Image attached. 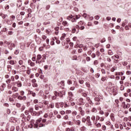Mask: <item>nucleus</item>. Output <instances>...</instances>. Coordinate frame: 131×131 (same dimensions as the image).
I'll list each match as a JSON object with an SVG mask.
<instances>
[{"instance_id":"25","label":"nucleus","mask_w":131,"mask_h":131,"mask_svg":"<svg viewBox=\"0 0 131 131\" xmlns=\"http://www.w3.org/2000/svg\"><path fill=\"white\" fill-rule=\"evenodd\" d=\"M108 54L111 56L112 55H113V52H112V50H109L108 51Z\"/></svg>"},{"instance_id":"13","label":"nucleus","mask_w":131,"mask_h":131,"mask_svg":"<svg viewBox=\"0 0 131 131\" xmlns=\"http://www.w3.org/2000/svg\"><path fill=\"white\" fill-rule=\"evenodd\" d=\"M66 34H62V36L60 37V40H64L65 39Z\"/></svg>"},{"instance_id":"61","label":"nucleus","mask_w":131,"mask_h":131,"mask_svg":"<svg viewBox=\"0 0 131 131\" xmlns=\"http://www.w3.org/2000/svg\"><path fill=\"white\" fill-rule=\"evenodd\" d=\"M99 114H101V115H103L104 114V111H102V110H100L99 111Z\"/></svg>"},{"instance_id":"5","label":"nucleus","mask_w":131,"mask_h":131,"mask_svg":"<svg viewBox=\"0 0 131 131\" xmlns=\"http://www.w3.org/2000/svg\"><path fill=\"white\" fill-rule=\"evenodd\" d=\"M5 65H6V61H5V60L2 59L0 60V67L1 68H4Z\"/></svg>"},{"instance_id":"49","label":"nucleus","mask_w":131,"mask_h":131,"mask_svg":"<svg viewBox=\"0 0 131 131\" xmlns=\"http://www.w3.org/2000/svg\"><path fill=\"white\" fill-rule=\"evenodd\" d=\"M37 113V116H39L41 114H42V111L38 112Z\"/></svg>"},{"instance_id":"58","label":"nucleus","mask_w":131,"mask_h":131,"mask_svg":"<svg viewBox=\"0 0 131 131\" xmlns=\"http://www.w3.org/2000/svg\"><path fill=\"white\" fill-rule=\"evenodd\" d=\"M14 54L15 55H18L19 54V50H15L14 52Z\"/></svg>"},{"instance_id":"31","label":"nucleus","mask_w":131,"mask_h":131,"mask_svg":"<svg viewBox=\"0 0 131 131\" xmlns=\"http://www.w3.org/2000/svg\"><path fill=\"white\" fill-rule=\"evenodd\" d=\"M101 128L102 129V130H106V126L105 125H102L101 126Z\"/></svg>"},{"instance_id":"32","label":"nucleus","mask_w":131,"mask_h":131,"mask_svg":"<svg viewBox=\"0 0 131 131\" xmlns=\"http://www.w3.org/2000/svg\"><path fill=\"white\" fill-rule=\"evenodd\" d=\"M48 89H49V91H52L53 90V86H52V85L50 84L48 86Z\"/></svg>"},{"instance_id":"19","label":"nucleus","mask_w":131,"mask_h":131,"mask_svg":"<svg viewBox=\"0 0 131 131\" xmlns=\"http://www.w3.org/2000/svg\"><path fill=\"white\" fill-rule=\"evenodd\" d=\"M16 47V45H15V44L14 43H12L11 44V48H10V50H13V48H15Z\"/></svg>"},{"instance_id":"26","label":"nucleus","mask_w":131,"mask_h":131,"mask_svg":"<svg viewBox=\"0 0 131 131\" xmlns=\"http://www.w3.org/2000/svg\"><path fill=\"white\" fill-rule=\"evenodd\" d=\"M95 124H96V127H97L98 128H100L101 126V123H96Z\"/></svg>"},{"instance_id":"34","label":"nucleus","mask_w":131,"mask_h":131,"mask_svg":"<svg viewBox=\"0 0 131 131\" xmlns=\"http://www.w3.org/2000/svg\"><path fill=\"white\" fill-rule=\"evenodd\" d=\"M80 114H81L82 116H84V114H85L84 111L83 110L80 112Z\"/></svg>"},{"instance_id":"60","label":"nucleus","mask_w":131,"mask_h":131,"mask_svg":"<svg viewBox=\"0 0 131 131\" xmlns=\"http://www.w3.org/2000/svg\"><path fill=\"white\" fill-rule=\"evenodd\" d=\"M11 82V79H7L6 80V83H7V84H9V83Z\"/></svg>"},{"instance_id":"53","label":"nucleus","mask_w":131,"mask_h":131,"mask_svg":"<svg viewBox=\"0 0 131 131\" xmlns=\"http://www.w3.org/2000/svg\"><path fill=\"white\" fill-rule=\"evenodd\" d=\"M120 89L121 91H124V86L121 85Z\"/></svg>"},{"instance_id":"44","label":"nucleus","mask_w":131,"mask_h":131,"mask_svg":"<svg viewBox=\"0 0 131 131\" xmlns=\"http://www.w3.org/2000/svg\"><path fill=\"white\" fill-rule=\"evenodd\" d=\"M71 21H72V22H75L76 21V19L75 18V16H73Z\"/></svg>"},{"instance_id":"3","label":"nucleus","mask_w":131,"mask_h":131,"mask_svg":"<svg viewBox=\"0 0 131 131\" xmlns=\"http://www.w3.org/2000/svg\"><path fill=\"white\" fill-rule=\"evenodd\" d=\"M26 68V67L24 65L20 66L19 64H17L16 66V69L18 70H24Z\"/></svg>"},{"instance_id":"64","label":"nucleus","mask_w":131,"mask_h":131,"mask_svg":"<svg viewBox=\"0 0 131 131\" xmlns=\"http://www.w3.org/2000/svg\"><path fill=\"white\" fill-rule=\"evenodd\" d=\"M52 100H56L57 99V96H56L55 95V96H53L52 97Z\"/></svg>"},{"instance_id":"41","label":"nucleus","mask_w":131,"mask_h":131,"mask_svg":"<svg viewBox=\"0 0 131 131\" xmlns=\"http://www.w3.org/2000/svg\"><path fill=\"white\" fill-rule=\"evenodd\" d=\"M126 20H125L124 21H123L122 24V27H124L126 25Z\"/></svg>"},{"instance_id":"20","label":"nucleus","mask_w":131,"mask_h":131,"mask_svg":"<svg viewBox=\"0 0 131 131\" xmlns=\"http://www.w3.org/2000/svg\"><path fill=\"white\" fill-rule=\"evenodd\" d=\"M101 98H99V97H95L94 98L95 101H96V102H100V101H101Z\"/></svg>"},{"instance_id":"46","label":"nucleus","mask_w":131,"mask_h":131,"mask_svg":"<svg viewBox=\"0 0 131 131\" xmlns=\"http://www.w3.org/2000/svg\"><path fill=\"white\" fill-rule=\"evenodd\" d=\"M68 84H72V81L71 80H68Z\"/></svg>"},{"instance_id":"7","label":"nucleus","mask_w":131,"mask_h":131,"mask_svg":"<svg viewBox=\"0 0 131 131\" xmlns=\"http://www.w3.org/2000/svg\"><path fill=\"white\" fill-rule=\"evenodd\" d=\"M73 121L75 122L76 125H80V123H81V122L79 120H76L75 119H73Z\"/></svg>"},{"instance_id":"11","label":"nucleus","mask_w":131,"mask_h":131,"mask_svg":"<svg viewBox=\"0 0 131 131\" xmlns=\"http://www.w3.org/2000/svg\"><path fill=\"white\" fill-rule=\"evenodd\" d=\"M12 90L13 92H18V89L17 87L13 86L12 87Z\"/></svg>"},{"instance_id":"28","label":"nucleus","mask_w":131,"mask_h":131,"mask_svg":"<svg viewBox=\"0 0 131 131\" xmlns=\"http://www.w3.org/2000/svg\"><path fill=\"white\" fill-rule=\"evenodd\" d=\"M32 86L33 88H37V86H38V85H37V83H33Z\"/></svg>"},{"instance_id":"37","label":"nucleus","mask_w":131,"mask_h":131,"mask_svg":"<svg viewBox=\"0 0 131 131\" xmlns=\"http://www.w3.org/2000/svg\"><path fill=\"white\" fill-rule=\"evenodd\" d=\"M10 80L13 82L15 81V77H14V76H12L11 77Z\"/></svg>"},{"instance_id":"30","label":"nucleus","mask_w":131,"mask_h":131,"mask_svg":"<svg viewBox=\"0 0 131 131\" xmlns=\"http://www.w3.org/2000/svg\"><path fill=\"white\" fill-rule=\"evenodd\" d=\"M83 24H84V23L82 21H80L78 23L79 26H82V25H83Z\"/></svg>"},{"instance_id":"55","label":"nucleus","mask_w":131,"mask_h":131,"mask_svg":"<svg viewBox=\"0 0 131 131\" xmlns=\"http://www.w3.org/2000/svg\"><path fill=\"white\" fill-rule=\"evenodd\" d=\"M83 29H84V26H80V30H83Z\"/></svg>"},{"instance_id":"52","label":"nucleus","mask_w":131,"mask_h":131,"mask_svg":"<svg viewBox=\"0 0 131 131\" xmlns=\"http://www.w3.org/2000/svg\"><path fill=\"white\" fill-rule=\"evenodd\" d=\"M55 107H56V108H58V109H59V108H60V105H59V103H56L55 104Z\"/></svg>"},{"instance_id":"59","label":"nucleus","mask_w":131,"mask_h":131,"mask_svg":"<svg viewBox=\"0 0 131 131\" xmlns=\"http://www.w3.org/2000/svg\"><path fill=\"white\" fill-rule=\"evenodd\" d=\"M66 113H67V114H70V113H71V111L67 110V111H66Z\"/></svg>"},{"instance_id":"54","label":"nucleus","mask_w":131,"mask_h":131,"mask_svg":"<svg viewBox=\"0 0 131 131\" xmlns=\"http://www.w3.org/2000/svg\"><path fill=\"white\" fill-rule=\"evenodd\" d=\"M91 57L92 58H96V54L95 53H92L91 55Z\"/></svg>"},{"instance_id":"33","label":"nucleus","mask_w":131,"mask_h":131,"mask_svg":"<svg viewBox=\"0 0 131 131\" xmlns=\"http://www.w3.org/2000/svg\"><path fill=\"white\" fill-rule=\"evenodd\" d=\"M29 112H30V113H32L34 111H33V108H32V107H30L29 108Z\"/></svg>"},{"instance_id":"2","label":"nucleus","mask_w":131,"mask_h":131,"mask_svg":"<svg viewBox=\"0 0 131 131\" xmlns=\"http://www.w3.org/2000/svg\"><path fill=\"white\" fill-rule=\"evenodd\" d=\"M121 106L123 109H127V108H129L130 107V104L129 103H125V102H122Z\"/></svg>"},{"instance_id":"6","label":"nucleus","mask_w":131,"mask_h":131,"mask_svg":"<svg viewBox=\"0 0 131 131\" xmlns=\"http://www.w3.org/2000/svg\"><path fill=\"white\" fill-rule=\"evenodd\" d=\"M12 84H17L18 88H21V86H22V83L20 81H17L15 82H13L12 83Z\"/></svg>"},{"instance_id":"48","label":"nucleus","mask_w":131,"mask_h":131,"mask_svg":"<svg viewBox=\"0 0 131 131\" xmlns=\"http://www.w3.org/2000/svg\"><path fill=\"white\" fill-rule=\"evenodd\" d=\"M55 40V39L53 38V40L51 41V46H54L55 45V42L54 41Z\"/></svg>"},{"instance_id":"62","label":"nucleus","mask_w":131,"mask_h":131,"mask_svg":"<svg viewBox=\"0 0 131 131\" xmlns=\"http://www.w3.org/2000/svg\"><path fill=\"white\" fill-rule=\"evenodd\" d=\"M10 18L12 19V20H15V18H16V17L14 15H12L10 16Z\"/></svg>"},{"instance_id":"8","label":"nucleus","mask_w":131,"mask_h":131,"mask_svg":"<svg viewBox=\"0 0 131 131\" xmlns=\"http://www.w3.org/2000/svg\"><path fill=\"white\" fill-rule=\"evenodd\" d=\"M86 125H88V126H90V127H92V126H93V124H92V122L91 121V120L86 121Z\"/></svg>"},{"instance_id":"29","label":"nucleus","mask_w":131,"mask_h":131,"mask_svg":"<svg viewBox=\"0 0 131 131\" xmlns=\"http://www.w3.org/2000/svg\"><path fill=\"white\" fill-rule=\"evenodd\" d=\"M23 63H24V62L22 60H19V61H18V64L20 66H22V65H23Z\"/></svg>"},{"instance_id":"14","label":"nucleus","mask_w":131,"mask_h":131,"mask_svg":"<svg viewBox=\"0 0 131 131\" xmlns=\"http://www.w3.org/2000/svg\"><path fill=\"white\" fill-rule=\"evenodd\" d=\"M54 95L57 97H60V92H57V91L54 92Z\"/></svg>"},{"instance_id":"45","label":"nucleus","mask_w":131,"mask_h":131,"mask_svg":"<svg viewBox=\"0 0 131 131\" xmlns=\"http://www.w3.org/2000/svg\"><path fill=\"white\" fill-rule=\"evenodd\" d=\"M86 121V119L85 118H83L82 119V122L83 123H85V122Z\"/></svg>"},{"instance_id":"27","label":"nucleus","mask_w":131,"mask_h":131,"mask_svg":"<svg viewBox=\"0 0 131 131\" xmlns=\"http://www.w3.org/2000/svg\"><path fill=\"white\" fill-rule=\"evenodd\" d=\"M73 17V16H72V15L68 16L67 19H68V20H69V21H71V20H72Z\"/></svg>"},{"instance_id":"50","label":"nucleus","mask_w":131,"mask_h":131,"mask_svg":"<svg viewBox=\"0 0 131 131\" xmlns=\"http://www.w3.org/2000/svg\"><path fill=\"white\" fill-rule=\"evenodd\" d=\"M98 63H99V61L98 60H95L94 62V65H98Z\"/></svg>"},{"instance_id":"12","label":"nucleus","mask_w":131,"mask_h":131,"mask_svg":"<svg viewBox=\"0 0 131 131\" xmlns=\"http://www.w3.org/2000/svg\"><path fill=\"white\" fill-rule=\"evenodd\" d=\"M62 25H63V26H68L69 24H68L67 21L64 20L62 22Z\"/></svg>"},{"instance_id":"18","label":"nucleus","mask_w":131,"mask_h":131,"mask_svg":"<svg viewBox=\"0 0 131 131\" xmlns=\"http://www.w3.org/2000/svg\"><path fill=\"white\" fill-rule=\"evenodd\" d=\"M77 114V112H76V111H74L72 112V115H73V116H75V115H76Z\"/></svg>"},{"instance_id":"23","label":"nucleus","mask_w":131,"mask_h":131,"mask_svg":"<svg viewBox=\"0 0 131 131\" xmlns=\"http://www.w3.org/2000/svg\"><path fill=\"white\" fill-rule=\"evenodd\" d=\"M59 106L61 107V108H63V107L64 106V102H61L59 103Z\"/></svg>"},{"instance_id":"24","label":"nucleus","mask_w":131,"mask_h":131,"mask_svg":"<svg viewBox=\"0 0 131 131\" xmlns=\"http://www.w3.org/2000/svg\"><path fill=\"white\" fill-rule=\"evenodd\" d=\"M68 95L70 98H72V97H73V93L71 92H69Z\"/></svg>"},{"instance_id":"35","label":"nucleus","mask_w":131,"mask_h":131,"mask_svg":"<svg viewBox=\"0 0 131 131\" xmlns=\"http://www.w3.org/2000/svg\"><path fill=\"white\" fill-rule=\"evenodd\" d=\"M85 60L87 62H90L91 61V57L88 56L86 57Z\"/></svg>"},{"instance_id":"4","label":"nucleus","mask_w":131,"mask_h":131,"mask_svg":"<svg viewBox=\"0 0 131 131\" xmlns=\"http://www.w3.org/2000/svg\"><path fill=\"white\" fill-rule=\"evenodd\" d=\"M52 18V14H50V13H47L44 16V19L45 20H51Z\"/></svg>"},{"instance_id":"63","label":"nucleus","mask_w":131,"mask_h":131,"mask_svg":"<svg viewBox=\"0 0 131 131\" xmlns=\"http://www.w3.org/2000/svg\"><path fill=\"white\" fill-rule=\"evenodd\" d=\"M68 118H69V117H68V115H66V116H65L63 117V119H65L66 120H67V119H68Z\"/></svg>"},{"instance_id":"40","label":"nucleus","mask_w":131,"mask_h":131,"mask_svg":"<svg viewBox=\"0 0 131 131\" xmlns=\"http://www.w3.org/2000/svg\"><path fill=\"white\" fill-rule=\"evenodd\" d=\"M116 68H115V67H113L111 69V71L112 72H114V71H115Z\"/></svg>"},{"instance_id":"51","label":"nucleus","mask_w":131,"mask_h":131,"mask_svg":"<svg viewBox=\"0 0 131 131\" xmlns=\"http://www.w3.org/2000/svg\"><path fill=\"white\" fill-rule=\"evenodd\" d=\"M30 117H31L30 115H28L27 116V118H26L27 121H29V120H30Z\"/></svg>"},{"instance_id":"15","label":"nucleus","mask_w":131,"mask_h":131,"mask_svg":"<svg viewBox=\"0 0 131 131\" xmlns=\"http://www.w3.org/2000/svg\"><path fill=\"white\" fill-rule=\"evenodd\" d=\"M29 94H30V95H32V97H35V96H36L35 93L32 91H29Z\"/></svg>"},{"instance_id":"36","label":"nucleus","mask_w":131,"mask_h":131,"mask_svg":"<svg viewBox=\"0 0 131 131\" xmlns=\"http://www.w3.org/2000/svg\"><path fill=\"white\" fill-rule=\"evenodd\" d=\"M30 65L32 67H33L35 65V63L34 62H32V61H31L30 63Z\"/></svg>"},{"instance_id":"42","label":"nucleus","mask_w":131,"mask_h":131,"mask_svg":"<svg viewBox=\"0 0 131 131\" xmlns=\"http://www.w3.org/2000/svg\"><path fill=\"white\" fill-rule=\"evenodd\" d=\"M101 72L102 74H106V71H105V69H101Z\"/></svg>"},{"instance_id":"57","label":"nucleus","mask_w":131,"mask_h":131,"mask_svg":"<svg viewBox=\"0 0 131 131\" xmlns=\"http://www.w3.org/2000/svg\"><path fill=\"white\" fill-rule=\"evenodd\" d=\"M91 119H92V120L94 121V120H95V119H96V117L95 116H92L91 117Z\"/></svg>"},{"instance_id":"16","label":"nucleus","mask_w":131,"mask_h":131,"mask_svg":"<svg viewBox=\"0 0 131 131\" xmlns=\"http://www.w3.org/2000/svg\"><path fill=\"white\" fill-rule=\"evenodd\" d=\"M86 129V128L84 126H83L80 128V130L81 131H85Z\"/></svg>"},{"instance_id":"39","label":"nucleus","mask_w":131,"mask_h":131,"mask_svg":"<svg viewBox=\"0 0 131 131\" xmlns=\"http://www.w3.org/2000/svg\"><path fill=\"white\" fill-rule=\"evenodd\" d=\"M16 106L17 107V108H20V107H21V104L19 103H17L16 104Z\"/></svg>"},{"instance_id":"47","label":"nucleus","mask_w":131,"mask_h":131,"mask_svg":"<svg viewBox=\"0 0 131 131\" xmlns=\"http://www.w3.org/2000/svg\"><path fill=\"white\" fill-rule=\"evenodd\" d=\"M82 96L85 98L88 96V94H86V93H82Z\"/></svg>"},{"instance_id":"38","label":"nucleus","mask_w":131,"mask_h":131,"mask_svg":"<svg viewBox=\"0 0 131 131\" xmlns=\"http://www.w3.org/2000/svg\"><path fill=\"white\" fill-rule=\"evenodd\" d=\"M96 54L97 57H99L101 55V53H100V51H97Z\"/></svg>"},{"instance_id":"17","label":"nucleus","mask_w":131,"mask_h":131,"mask_svg":"<svg viewBox=\"0 0 131 131\" xmlns=\"http://www.w3.org/2000/svg\"><path fill=\"white\" fill-rule=\"evenodd\" d=\"M40 59H41V55L40 54H39L37 56V59L38 61H40Z\"/></svg>"},{"instance_id":"21","label":"nucleus","mask_w":131,"mask_h":131,"mask_svg":"<svg viewBox=\"0 0 131 131\" xmlns=\"http://www.w3.org/2000/svg\"><path fill=\"white\" fill-rule=\"evenodd\" d=\"M31 114L33 116H37V112L35 111L33 112V113Z\"/></svg>"},{"instance_id":"22","label":"nucleus","mask_w":131,"mask_h":131,"mask_svg":"<svg viewBox=\"0 0 131 131\" xmlns=\"http://www.w3.org/2000/svg\"><path fill=\"white\" fill-rule=\"evenodd\" d=\"M15 61L14 60L9 61V64H10V65H15Z\"/></svg>"},{"instance_id":"56","label":"nucleus","mask_w":131,"mask_h":131,"mask_svg":"<svg viewBox=\"0 0 131 131\" xmlns=\"http://www.w3.org/2000/svg\"><path fill=\"white\" fill-rule=\"evenodd\" d=\"M95 77H96V78H99L100 77V74L99 73L96 74Z\"/></svg>"},{"instance_id":"9","label":"nucleus","mask_w":131,"mask_h":131,"mask_svg":"<svg viewBox=\"0 0 131 131\" xmlns=\"http://www.w3.org/2000/svg\"><path fill=\"white\" fill-rule=\"evenodd\" d=\"M16 5H17V7H18V8H20V7H21L22 6V1H18L17 2Z\"/></svg>"},{"instance_id":"43","label":"nucleus","mask_w":131,"mask_h":131,"mask_svg":"<svg viewBox=\"0 0 131 131\" xmlns=\"http://www.w3.org/2000/svg\"><path fill=\"white\" fill-rule=\"evenodd\" d=\"M35 110H39V107H38V105L36 104L35 105Z\"/></svg>"},{"instance_id":"10","label":"nucleus","mask_w":131,"mask_h":131,"mask_svg":"<svg viewBox=\"0 0 131 131\" xmlns=\"http://www.w3.org/2000/svg\"><path fill=\"white\" fill-rule=\"evenodd\" d=\"M7 70L9 72H11L12 71V66L10 64L7 65Z\"/></svg>"},{"instance_id":"1","label":"nucleus","mask_w":131,"mask_h":131,"mask_svg":"<svg viewBox=\"0 0 131 131\" xmlns=\"http://www.w3.org/2000/svg\"><path fill=\"white\" fill-rule=\"evenodd\" d=\"M41 119L40 118L38 120H36L35 123L34 124V127L35 128H37L39 126V127H42L43 126H46L45 124H43L41 123Z\"/></svg>"}]
</instances>
